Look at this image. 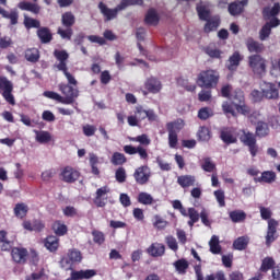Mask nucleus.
I'll use <instances>...</instances> for the list:
<instances>
[{"instance_id": "obj_1", "label": "nucleus", "mask_w": 280, "mask_h": 280, "mask_svg": "<svg viewBox=\"0 0 280 280\" xmlns=\"http://www.w3.org/2000/svg\"><path fill=\"white\" fill-rule=\"evenodd\" d=\"M279 12H280L279 2H276L272 8L266 7L262 10L264 19L266 21H270V22H267L260 30V33H259L260 40H266V38H268V36H270V34L272 32V27H279L280 20L276 18L277 14H279Z\"/></svg>"}, {"instance_id": "obj_2", "label": "nucleus", "mask_w": 280, "mask_h": 280, "mask_svg": "<svg viewBox=\"0 0 280 280\" xmlns=\"http://www.w3.org/2000/svg\"><path fill=\"white\" fill-rule=\"evenodd\" d=\"M59 91L63 96L52 91H46L44 92V97L55 100V102H59L60 104L69 105L73 104V102H75L80 95L77 89H73V86L65 83L59 84Z\"/></svg>"}, {"instance_id": "obj_3", "label": "nucleus", "mask_w": 280, "mask_h": 280, "mask_svg": "<svg viewBox=\"0 0 280 280\" xmlns=\"http://www.w3.org/2000/svg\"><path fill=\"white\" fill-rule=\"evenodd\" d=\"M247 62L254 75H258V78H264V75H266L267 61L261 55H250L247 58Z\"/></svg>"}, {"instance_id": "obj_4", "label": "nucleus", "mask_w": 280, "mask_h": 280, "mask_svg": "<svg viewBox=\"0 0 280 280\" xmlns=\"http://www.w3.org/2000/svg\"><path fill=\"white\" fill-rule=\"evenodd\" d=\"M82 261V253L78 249H70L66 256L60 260V267L62 270L73 271V266Z\"/></svg>"}, {"instance_id": "obj_5", "label": "nucleus", "mask_w": 280, "mask_h": 280, "mask_svg": "<svg viewBox=\"0 0 280 280\" xmlns=\"http://www.w3.org/2000/svg\"><path fill=\"white\" fill-rule=\"evenodd\" d=\"M220 80V73L214 70L202 71L198 75V84L199 86H205L206 89H211L218 85V81Z\"/></svg>"}, {"instance_id": "obj_6", "label": "nucleus", "mask_w": 280, "mask_h": 280, "mask_svg": "<svg viewBox=\"0 0 280 280\" xmlns=\"http://www.w3.org/2000/svg\"><path fill=\"white\" fill-rule=\"evenodd\" d=\"M166 128L168 131V145L175 149L178 145V130L183 128V121L168 122Z\"/></svg>"}, {"instance_id": "obj_7", "label": "nucleus", "mask_w": 280, "mask_h": 280, "mask_svg": "<svg viewBox=\"0 0 280 280\" xmlns=\"http://www.w3.org/2000/svg\"><path fill=\"white\" fill-rule=\"evenodd\" d=\"M13 89L14 88L12 85V82H10L8 79H0V91H3L2 97H4L5 102L11 104V106H14V104H16V101H14V95H12Z\"/></svg>"}, {"instance_id": "obj_8", "label": "nucleus", "mask_w": 280, "mask_h": 280, "mask_svg": "<svg viewBox=\"0 0 280 280\" xmlns=\"http://www.w3.org/2000/svg\"><path fill=\"white\" fill-rule=\"evenodd\" d=\"M260 90L266 100H279V90L275 83L262 81L260 83Z\"/></svg>"}, {"instance_id": "obj_9", "label": "nucleus", "mask_w": 280, "mask_h": 280, "mask_svg": "<svg viewBox=\"0 0 280 280\" xmlns=\"http://www.w3.org/2000/svg\"><path fill=\"white\" fill-rule=\"evenodd\" d=\"M189 220H200L202 224H205V226H211V221H209V212L207 211V209L202 208L201 212L198 213L197 210L195 208H189L188 209V217Z\"/></svg>"}, {"instance_id": "obj_10", "label": "nucleus", "mask_w": 280, "mask_h": 280, "mask_svg": "<svg viewBox=\"0 0 280 280\" xmlns=\"http://www.w3.org/2000/svg\"><path fill=\"white\" fill-rule=\"evenodd\" d=\"M151 172L148 166H140L133 173V178L138 185H145L150 180Z\"/></svg>"}, {"instance_id": "obj_11", "label": "nucleus", "mask_w": 280, "mask_h": 280, "mask_svg": "<svg viewBox=\"0 0 280 280\" xmlns=\"http://www.w3.org/2000/svg\"><path fill=\"white\" fill-rule=\"evenodd\" d=\"M60 177L63 183H75L80 178V172L71 166H66L61 171Z\"/></svg>"}, {"instance_id": "obj_12", "label": "nucleus", "mask_w": 280, "mask_h": 280, "mask_svg": "<svg viewBox=\"0 0 280 280\" xmlns=\"http://www.w3.org/2000/svg\"><path fill=\"white\" fill-rule=\"evenodd\" d=\"M98 10H101V14H103L105 21H113L114 19H117V14L121 12L119 5H117L115 9H110L104 4V2L98 3Z\"/></svg>"}, {"instance_id": "obj_13", "label": "nucleus", "mask_w": 280, "mask_h": 280, "mask_svg": "<svg viewBox=\"0 0 280 280\" xmlns=\"http://www.w3.org/2000/svg\"><path fill=\"white\" fill-rule=\"evenodd\" d=\"M97 275V271L95 269H85V270H72L70 273V278L67 280H82V279H93Z\"/></svg>"}, {"instance_id": "obj_14", "label": "nucleus", "mask_w": 280, "mask_h": 280, "mask_svg": "<svg viewBox=\"0 0 280 280\" xmlns=\"http://www.w3.org/2000/svg\"><path fill=\"white\" fill-rule=\"evenodd\" d=\"M277 226H279V222L275 219H269L268 221V229H267V235H266V245L270 246L272 242H275L278 237L277 235Z\"/></svg>"}, {"instance_id": "obj_15", "label": "nucleus", "mask_w": 280, "mask_h": 280, "mask_svg": "<svg viewBox=\"0 0 280 280\" xmlns=\"http://www.w3.org/2000/svg\"><path fill=\"white\" fill-rule=\"evenodd\" d=\"M144 89L149 91V93H161V89H163V84H161V81L154 77H150L144 82Z\"/></svg>"}, {"instance_id": "obj_16", "label": "nucleus", "mask_w": 280, "mask_h": 280, "mask_svg": "<svg viewBox=\"0 0 280 280\" xmlns=\"http://www.w3.org/2000/svg\"><path fill=\"white\" fill-rule=\"evenodd\" d=\"M277 180V173L272 171H265L259 177H254V183H266L267 185H272Z\"/></svg>"}, {"instance_id": "obj_17", "label": "nucleus", "mask_w": 280, "mask_h": 280, "mask_svg": "<svg viewBox=\"0 0 280 280\" xmlns=\"http://www.w3.org/2000/svg\"><path fill=\"white\" fill-rule=\"evenodd\" d=\"M18 8L25 12H32V14L40 13V5L36 2L21 1L19 2Z\"/></svg>"}, {"instance_id": "obj_18", "label": "nucleus", "mask_w": 280, "mask_h": 280, "mask_svg": "<svg viewBox=\"0 0 280 280\" xmlns=\"http://www.w3.org/2000/svg\"><path fill=\"white\" fill-rule=\"evenodd\" d=\"M11 256L15 264H25L27 260V250L25 248L15 247L11 250Z\"/></svg>"}, {"instance_id": "obj_19", "label": "nucleus", "mask_w": 280, "mask_h": 280, "mask_svg": "<svg viewBox=\"0 0 280 280\" xmlns=\"http://www.w3.org/2000/svg\"><path fill=\"white\" fill-rule=\"evenodd\" d=\"M147 250L151 257H163L165 255V245L153 243Z\"/></svg>"}, {"instance_id": "obj_20", "label": "nucleus", "mask_w": 280, "mask_h": 280, "mask_svg": "<svg viewBox=\"0 0 280 280\" xmlns=\"http://www.w3.org/2000/svg\"><path fill=\"white\" fill-rule=\"evenodd\" d=\"M246 47L250 54H261V51L265 49L264 44L253 38H248L246 40Z\"/></svg>"}, {"instance_id": "obj_21", "label": "nucleus", "mask_w": 280, "mask_h": 280, "mask_svg": "<svg viewBox=\"0 0 280 280\" xmlns=\"http://www.w3.org/2000/svg\"><path fill=\"white\" fill-rule=\"evenodd\" d=\"M0 14L3 19H9L11 21V25H16V23H19V11L16 9H12L8 12L5 9L0 7Z\"/></svg>"}, {"instance_id": "obj_22", "label": "nucleus", "mask_w": 280, "mask_h": 280, "mask_svg": "<svg viewBox=\"0 0 280 280\" xmlns=\"http://www.w3.org/2000/svg\"><path fill=\"white\" fill-rule=\"evenodd\" d=\"M248 3L247 0L236 1L229 5V12L232 16H237L244 11V7Z\"/></svg>"}, {"instance_id": "obj_23", "label": "nucleus", "mask_w": 280, "mask_h": 280, "mask_svg": "<svg viewBox=\"0 0 280 280\" xmlns=\"http://www.w3.org/2000/svg\"><path fill=\"white\" fill-rule=\"evenodd\" d=\"M54 56L59 61V63L55 65V68L58 69V71H60L61 65H65L67 67V60H69V52H67V50L56 49L54 51Z\"/></svg>"}, {"instance_id": "obj_24", "label": "nucleus", "mask_w": 280, "mask_h": 280, "mask_svg": "<svg viewBox=\"0 0 280 280\" xmlns=\"http://www.w3.org/2000/svg\"><path fill=\"white\" fill-rule=\"evenodd\" d=\"M240 62H242V55L235 51L228 60L226 67L229 71H235L240 67Z\"/></svg>"}, {"instance_id": "obj_25", "label": "nucleus", "mask_w": 280, "mask_h": 280, "mask_svg": "<svg viewBox=\"0 0 280 280\" xmlns=\"http://www.w3.org/2000/svg\"><path fill=\"white\" fill-rule=\"evenodd\" d=\"M197 12L201 21H209V16H210L209 3L200 2L199 4H197Z\"/></svg>"}, {"instance_id": "obj_26", "label": "nucleus", "mask_w": 280, "mask_h": 280, "mask_svg": "<svg viewBox=\"0 0 280 280\" xmlns=\"http://www.w3.org/2000/svg\"><path fill=\"white\" fill-rule=\"evenodd\" d=\"M177 183L183 188L194 187V185L196 184V176L182 175L177 178Z\"/></svg>"}, {"instance_id": "obj_27", "label": "nucleus", "mask_w": 280, "mask_h": 280, "mask_svg": "<svg viewBox=\"0 0 280 280\" xmlns=\"http://www.w3.org/2000/svg\"><path fill=\"white\" fill-rule=\"evenodd\" d=\"M209 246L212 255H220L222 253V246L220 245V237L218 235H212Z\"/></svg>"}, {"instance_id": "obj_28", "label": "nucleus", "mask_w": 280, "mask_h": 280, "mask_svg": "<svg viewBox=\"0 0 280 280\" xmlns=\"http://www.w3.org/2000/svg\"><path fill=\"white\" fill-rule=\"evenodd\" d=\"M59 71H62L66 77L69 86H78V80H75V77L70 73L69 68L66 65L59 66Z\"/></svg>"}, {"instance_id": "obj_29", "label": "nucleus", "mask_w": 280, "mask_h": 280, "mask_svg": "<svg viewBox=\"0 0 280 280\" xmlns=\"http://www.w3.org/2000/svg\"><path fill=\"white\" fill-rule=\"evenodd\" d=\"M248 242H250V238H248V236H240L234 241L233 248H235V250H246Z\"/></svg>"}, {"instance_id": "obj_30", "label": "nucleus", "mask_w": 280, "mask_h": 280, "mask_svg": "<svg viewBox=\"0 0 280 280\" xmlns=\"http://www.w3.org/2000/svg\"><path fill=\"white\" fill-rule=\"evenodd\" d=\"M240 139L244 145H253V143H257V139L255 138L254 133L249 131H242Z\"/></svg>"}, {"instance_id": "obj_31", "label": "nucleus", "mask_w": 280, "mask_h": 280, "mask_svg": "<svg viewBox=\"0 0 280 280\" xmlns=\"http://www.w3.org/2000/svg\"><path fill=\"white\" fill-rule=\"evenodd\" d=\"M58 237L56 236H48L45 241V247L47 248V250H49L50 253H56V250H58Z\"/></svg>"}, {"instance_id": "obj_32", "label": "nucleus", "mask_w": 280, "mask_h": 280, "mask_svg": "<svg viewBox=\"0 0 280 280\" xmlns=\"http://www.w3.org/2000/svg\"><path fill=\"white\" fill-rule=\"evenodd\" d=\"M35 140L37 143H49L51 141L52 137L49 131H37L35 130Z\"/></svg>"}, {"instance_id": "obj_33", "label": "nucleus", "mask_w": 280, "mask_h": 280, "mask_svg": "<svg viewBox=\"0 0 280 280\" xmlns=\"http://www.w3.org/2000/svg\"><path fill=\"white\" fill-rule=\"evenodd\" d=\"M145 23L148 25H159V13L156 10L150 9L145 15Z\"/></svg>"}, {"instance_id": "obj_34", "label": "nucleus", "mask_w": 280, "mask_h": 280, "mask_svg": "<svg viewBox=\"0 0 280 280\" xmlns=\"http://www.w3.org/2000/svg\"><path fill=\"white\" fill-rule=\"evenodd\" d=\"M39 58H40V54L38 52V49L30 48V49L25 50V59L28 62H38Z\"/></svg>"}, {"instance_id": "obj_35", "label": "nucleus", "mask_w": 280, "mask_h": 280, "mask_svg": "<svg viewBox=\"0 0 280 280\" xmlns=\"http://www.w3.org/2000/svg\"><path fill=\"white\" fill-rule=\"evenodd\" d=\"M230 219L232 222L238 223L244 222L246 220V212L243 210H234L230 212Z\"/></svg>"}, {"instance_id": "obj_36", "label": "nucleus", "mask_w": 280, "mask_h": 280, "mask_svg": "<svg viewBox=\"0 0 280 280\" xmlns=\"http://www.w3.org/2000/svg\"><path fill=\"white\" fill-rule=\"evenodd\" d=\"M201 170H203V172H215V163H213V160H211V158H203L201 160Z\"/></svg>"}, {"instance_id": "obj_37", "label": "nucleus", "mask_w": 280, "mask_h": 280, "mask_svg": "<svg viewBox=\"0 0 280 280\" xmlns=\"http://www.w3.org/2000/svg\"><path fill=\"white\" fill-rule=\"evenodd\" d=\"M221 139L224 143H228V144L237 143V138H235V136H233V133L229 129H223L221 131Z\"/></svg>"}, {"instance_id": "obj_38", "label": "nucleus", "mask_w": 280, "mask_h": 280, "mask_svg": "<svg viewBox=\"0 0 280 280\" xmlns=\"http://www.w3.org/2000/svg\"><path fill=\"white\" fill-rule=\"evenodd\" d=\"M61 23L65 27H71L75 24V16L71 12H66L62 14Z\"/></svg>"}, {"instance_id": "obj_39", "label": "nucleus", "mask_w": 280, "mask_h": 280, "mask_svg": "<svg viewBox=\"0 0 280 280\" xmlns=\"http://www.w3.org/2000/svg\"><path fill=\"white\" fill-rule=\"evenodd\" d=\"M173 266L175 267V269L179 275H185V272H187V268H189V262H187V260L185 259H179V260H176L173 264Z\"/></svg>"}, {"instance_id": "obj_40", "label": "nucleus", "mask_w": 280, "mask_h": 280, "mask_svg": "<svg viewBox=\"0 0 280 280\" xmlns=\"http://www.w3.org/2000/svg\"><path fill=\"white\" fill-rule=\"evenodd\" d=\"M230 100L233 101V104H244V92L240 89L234 90L230 96Z\"/></svg>"}, {"instance_id": "obj_41", "label": "nucleus", "mask_w": 280, "mask_h": 280, "mask_svg": "<svg viewBox=\"0 0 280 280\" xmlns=\"http://www.w3.org/2000/svg\"><path fill=\"white\" fill-rule=\"evenodd\" d=\"M37 36L42 43H49L51 40V33L47 27H42L37 31Z\"/></svg>"}, {"instance_id": "obj_42", "label": "nucleus", "mask_w": 280, "mask_h": 280, "mask_svg": "<svg viewBox=\"0 0 280 280\" xmlns=\"http://www.w3.org/2000/svg\"><path fill=\"white\" fill-rule=\"evenodd\" d=\"M52 230L56 233V235L62 236L67 233V225L60 221H56L52 224Z\"/></svg>"}, {"instance_id": "obj_43", "label": "nucleus", "mask_w": 280, "mask_h": 280, "mask_svg": "<svg viewBox=\"0 0 280 280\" xmlns=\"http://www.w3.org/2000/svg\"><path fill=\"white\" fill-rule=\"evenodd\" d=\"M198 117L202 121H207V119H209V117H213V109H211L210 107H202L198 112Z\"/></svg>"}, {"instance_id": "obj_44", "label": "nucleus", "mask_w": 280, "mask_h": 280, "mask_svg": "<svg viewBox=\"0 0 280 280\" xmlns=\"http://www.w3.org/2000/svg\"><path fill=\"white\" fill-rule=\"evenodd\" d=\"M126 161V155H124V153L115 152L112 155L110 163H113V165H124Z\"/></svg>"}, {"instance_id": "obj_45", "label": "nucleus", "mask_w": 280, "mask_h": 280, "mask_svg": "<svg viewBox=\"0 0 280 280\" xmlns=\"http://www.w3.org/2000/svg\"><path fill=\"white\" fill-rule=\"evenodd\" d=\"M270 129L268 128V124L259 121L256 127V135L258 137H266Z\"/></svg>"}, {"instance_id": "obj_46", "label": "nucleus", "mask_w": 280, "mask_h": 280, "mask_svg": "<svg viewBox=\"0 0 280 280\" xmlns=\"http://www.w3.org/2000/svg\"><path fill=\"white\" fill-rule=\"evenodd\" d=\"M197 135L199 141H209L211 139V131L207 127H200Z\"/></svg>"}, {"instance_id": "obj_47", "label": "nucleus", "mask_w": 280, "mask_h": 280, "mask_svg": "<svg viewBox=\"0 0 280 280\" xmlns=\"http://www.w3.org/2000/svg\"><path fill=\"white\" fill-rule=\"evenodd\" d=\"M92 236L94 244H98V246H102L106 242V236L97 230L92 231Z\"/></svg>"}, {"instance_id": "obj_48", "label": "nucleus", "mask_w": 280, "mask_h": 280, "mask_svg": "<svg viewBox=\"0 0 280 280\" xmlns=\"http://www.w3.org/2000/svg\"><path fill=\"white\" fill-rule=\"evenodd\" d=\"M143 0H121L120 4H118V10H126L128 5H141Z\"/></svg>"}, {"instance_id": "obj_49", "label": "nucleus", "mask_w": 280, "mask_h": 280, "mask_svg": "<svg viewBox=\"0 0 280 280\" xmlns=\"http://www.w3.org/2000/svg\"><path fill=\"white\" fill-rule=\"evenodd\" d=\"M14 213L16 218H25V215H27V207L25 203H18L14 208Z\"/></svg>"}, {"instance_id": "obj_50", "label": "nucleus", "mask_w": 280, "mask_h": 280, "mask_svg": "<svg viewBox=\"0 0 280 280\" xmlns=\"http://www.w3.org/2000/svg\"><path fill=\"white\" fill-rule=\"evenodd\" d=\"M153 200L152 195L148 192H140L138 196V202L140 205H152Z\"/></svg>"}, {"instance_id": "obj_51", "label": "nucleus", "mask_w": 280, "mask_h": 280, "mask_svg": "<svg viewBox=\"0 0 280 280\" xmlns=\"http://www.w3.org/2000/svg\"><path fill=\"white\" fill-rule=\"evenodd\" d=\"M24 25L27 30H31V27H40V22L36 19L25 15L24 16Z\"/></svg>"}, {"instance_id": "obj_52", "label": "nucleus", "mask_w": 280, "mask_h": 280, "mask_svg": "<svg viewBox=\"0 0 280 280\" xmlns=\"http://www.w3.org/2000/svg\"><path fill=\"white\" fill-rule=\"evenodd\" d=\"M235 104H231L229 102H223L222 104V110L225 115H232V117H235Z\"/></svg>"}, {"instance_id": "obj_53", "label": "nucleus", "mask_w": 280, "mask_h": 280, "mask_svg": "<svg viewBox=\"0 0 280 280\" xmlns=\"http://www.w3.org/2000/svg\"><path fill=\"white\" fill-rule=\"evenodd\" d=\"M165 242L168 246V248H171V250H174V253H176V250H178V242L176 241V238L172 235H168L165 237Z\"/></svg>"}, {"instance_id": "obj_54", "label": "nucleus", "mask_w": 280, "mask_h": 280, "mask_svg": "<svg viewBox=\"0 0 280 280\" xmlns=\"http://www.w3.org/2000/svg\"><path fill=\"white\" fill-rule=\"evenodd\" d=\"M272 266H275V259L267 257L262 260L260 270L262 272H268V270H270V268H272Z\"/></svg>"}, {"instance_id": "obj_55", "label": "nucleus", "mask_w": 280, "mask_h": 280, "mask_svg": "<svg viewBox=\"0 0 280 280\" xmlns=\"http://www.w3.org/2000/svg\"><path fill=\"white\" fill-rule=\"evenodd\" d=\"M214 197L217 201L219 202L220 207H226V201H224V190L219 189L214 191Z\"/></svg>"}, {"instance_id": "obj_56", "label": "nucleus", "mask_w": 280, "mask_h": 280, "mask_svg": "<svg viewBox=\"0 0 280 280\" xmlns=\"http://www.w3.org/2000/svg\"><path fill=\"white\" fill-rule=\"evenodd\" d=\"M153 226H155V229L163 230L165 226H167V221L159 215H155Z\"/></svg>"}, {"instance_id": "obj_57", "label": "nucleus", "mask_w": 280, "mask_h": 280, "mask_svg": "<svg viewBox=\"0 0 280 280\" xmlns=\"http://www.w3.org/2000/svg\"><path fill=\"white\" fill-rule=\"evenodd\" d=\"M234 107L236 108L237 113H241V115H250V108L246 106L244 102L241 104L235 103Z\"/></svg>"}, {"instance_id": "obj_58", "label": "nucleus", "mask_w": 280, "mask_h": 280, "mask_svg": "<svg viewBox=\"0 0 280 280\" xmlns=\"http://www.w3.org/2000/svg\"><path fill=\"white\" fill-rule=\"evenodd\" d=\"M58 34H59V36H61V38L67 39V40H71V36H73V30H71V28H67V30L58 28Z\"/></svg>"}, {"instance_id": "obj_59", "label": "nucleus", "mask_w": 280, "mask_h": 280, "mask_svg": "<svg viewBox=\"0 0 280 280\" xmlns=\"http://www.w3.org/2000/svg\"><path fill=\"white\" fill-rule=\"evenodd\" d=\"M97 127L93 125L83 126V135H85V137H93V135H95Z\"/></svg>"}, {"instance_id": "obj_60", "label": "nucleus", "mask_w": 280, "mask_h": 280, "mask_svg": "<svg viewBox=\"0 0 280 280\" xmlns=\"http://www.w3.org/2000/svg\"><path fill=\"white\" fill-rule=\"evenodd\" d=\"M133 115L141 122V121H143V119L147 118V116H145L147 115V110L143 109V107H141V106H137Z\"/></svg>"}, {"instance_id": "obj_61", "label": "nucleus", "mask_w": 280, "mask_h": 280, "mask_svg": "<svg viewBox=\"0 0 280 280\" xmlns=\"http://www.w3.org/2000/svg\"><path fill=\"white\" fill-rule=\"evenodd\" d=\"M206 54L210 56V58H220V56H222V51L211 46L206 48Z\"/></svg>"}, {"instance_id": "obj_62", "label": "nucleus", "mask_w": 280, "mask_h": 280, "mask_svg": "<svg viewBox=\"0 0 280 280\" xmlns=\"http://www.w3.org/2000/svg\"><path fill=\"white\" fill-rule=\"evenodd\" d=\"M116 180L118 183H126V168L124 167H119L117 171H116Z\"/></svg>"}, {"instance_id": "obj_63", "label": "nucleus", "mask_w": 280, "mask_h": 280, "mask_svg": "<svg viewBox=\"0 0 280 280\" xmlns=\"http://www.w3.org/2000/svg\"><path fill=\"white\" fill-rule=\"evenodd\" d=\"M218 25H220L218 20H215V21H208L206 23V25H205V32H207V33L213 32V30H218Z\"/></svg>"}, {"instance_id": "obj_64", "label": "nucleus", "mask_w": 280, "mask_h": 280, "mask_svg": "<svg viewBox=\"0 0 280 280\" xmlns=\"http://www.w3.org/2000/svg\"><path fill=\"white\" fill-rule=\"evenodd\" d=\"M119 202L122 205V207H130L132 205V201L130 200V196L128 194H120Z\"/></svg>"}]
</instances>
